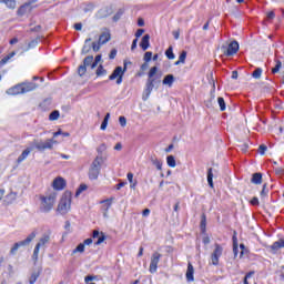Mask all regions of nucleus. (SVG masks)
<instances>
[{
	"label": "nucleus",
	"mask_w": 284,
	"mask_h": 284,
	"mask_svg": "<svg viewBox=\"0 0 284 284\" xmlns=\"http://www.w3.org/2000/svg\"><path fill=\"white\" fill-rule=\"evenodd\" d=\"M251 205H258V197H253L251 200Z\"/></svg>",
	"instance_id": "nucleus-64"
},
{
	"label": "nucleus",
	"mask_w": 284,
	"mask_h": 284,
	"mask_svg": "<svg viewBox=\"0 0 284 284\" xmlns=\"http://www.w3.org/2000/svg\"><path fill=\"white\" fill-rule=\"evenodd\" d=\"M105 150H108V145L105 143L100 144L97 148L98 156H103V152H105Z\"/></svg>",
	"instance_id": "nucleus-33"
},
{
	"label": "nucleus",
	"mask_w": 284,
	"mask_h": 284,
	"mask_svg": "<svg viewBox=\"0 0 284 284\" xmlns=\"http://www.w3.org/2000/svg\"><path fill=\"white\" fill-rule=\"evenodd\" d=\"M48 243H50V234H43L33 250L32 260L34 261V263L39 261V251L41 250V247H45Z\"/></svg>",
	"instance_id": "nucleus-7"
},
{
	"label": "nucleus",
	"mask_w": 284,
	"mask_h": 284,
	"mask_svg": "<svg viewBox=\"0 0 284 284\" xmlns=\"http://www.w3.org/2000/svg\"><path fill=\"white\" fill-rule=\"evenodd\" d=\"M95 74L97 77H105L108 74V71H105V69H103V65L100 64L97 69Z\"/></svg>",
	"instance_id": "nucleus-35"
},
{
	"label": "nucleus",
	"mask_w": 284,
	"mask_h": 284,
	"mask_svg": "<svg viewBox=\"0 0 284 284\" xmlns=\"http://www.w3.org/2000/svg\"><path fill=\"white\" fill-rule=\"evenodd\" d=\"M139 42V39H134L132 44H131V50L134 51L136 50V43Z\"/></svg>",
	"instance_id": "nucleus-61"
},
{
	"label": "nucleus",
	"mask_w": 284,
	"mask_h": 284,
	"mask_svg": "<svg viewBox=\"0 0 284 284\" xmlns=\"http://www.w3.org/2000/svg\"><path fill=\"white\" fill-rule=\"evenodd\" d=\"M101 61V54L97 55L93 63L91 64V70H94L99 65V62Z\"/></svg>",
	"instance_id": "nucleus-44"
},
{
	"label": "nucleus",
	"mask_w": 284,
	"mask_h": 284,
	"mask_svg": "<svg viewBox=\"0 0 284 284\" xmlns=\"http://www.w3.org/2000/svg\"><path fill=\"white\" fill-rule=\"evenodd\" d=\"M37 278H39V273H33V274L30 276L29 283H30V284L37 283Z\"/></svg>",
	"instance_id": "nucleus-48"
},
{
	"label": "nucleus",
	"mask_w": 284,
	"mask_h": 284,
	"mask_svg": "<svg viewBox=\"0 0 284 284\" xmlns=\"http://www.w3.org/2000/svg\"><path fill=\"white\" fill-rule=\"evenodd\" d=\"M92 42V38H88L84 41V45L82 47V54H88V52H90L92 50V45H90L89 43Z\"/></svg>",
	"instance_id": "nucleus-26"
},
{
	"label": "nucleus",
	"mask_w": 284,
	"mask_h": 284,
	"mask_svg": "<svg viewBox=\"0 0 284 284\" xmlns=\"http://www.w3.org/2000/svg\"><path fill=\"white\" fill-rule=\"evenodd\" d=\"M151 163H152V165H155L156 170H163V162H161L156 158L152 156Z\"/></svg>",
	"instance_id": "nucleus-30"
},
{
	"label": "nucleus",
	"mask_w": 284,
	"mask_h": 284,
	"mask_svg": "<svg viewBox=\"0 0 284 284\" xmlns=\"http://www.w3.org/2000/svg\"><path fill=\"white\" fill-rule=\"evenodd\" d=\"M8 10H14L17 8V0H0Z\"/></svg>",
	"instance_id": "nucleus-25"
},
{
	"label": "nucleus",
	"mask_w": 284,
	"mask_h": 284,
	"mask_svg": "<svg viewBox=\"0 0 284 284\" xmlns=\"http://www.w3.org/2000/svg\"><path fill=\"white\" fill-rule=\"evenodd\" d=\"M115 58H116V49H113L109 54V59H115Z\"/></svg>",
	"instance_id": "nucleus-59"
},
{
	"label": "nucleus",
	"mask_w": 284,
	"mask_h": 284,
	"mask_svg": "<svg viewBox=\"0 0 284 284\" xmlns=\"http://www.w3.org/2000/svg\"><path fill=\"white\" fill-rule=\"evenodd\" d=\"M108 121H110V113H106V115L104 116L102 124L100 126L101 130H108Z\"/></svg>",
	"instance_id": "nucleus-37"
},
{
	"label": "nucleus",
	"mask_w": 284,
	"mask_h": 284,
	"mask_svg": "<svg viewBox=\"0 0 284 284\" xmlns=\"http://www.w3.org/2000/svg\"><path fill=\"white\" fill-rule=\"evenodd\" d=\"M223 256V246L221 244H215V248L211 254V263L212 265H219V260Z\"/></svg>",
	"instance_id": "nucleus-12"
},
{
	"label": "nucleus",
	"mask_w": 284,
	"mask_h": 284,
	"mask_svg": "<svg viewBox=\"0 0 284 284\" xmlns=\"http://www.w3.org/2000/svg\"><path fill=\"white\" fill-rule=\"evenodd\" d=\"M163 85H169V88H172V84L174 83V75L173 74H168L163 81Z\"/></svg>",
	"instance_id": "nucleus-28"
},
{
	"label": "nucleus",
	"mask_w": 284,
	"mask_h": 284,
	"mask_svg": "<svg viewBox=\"0 0 284 284\" xmlns=\"http://www.w3.org/2000/svg\"><path fill=\"white\" fill-rule=\"evenodd\" d=\"M166 163L169 168H176V160L174 159V155H169L166 158Z\"/></svg>",
	"instance_id": "nucleus-32"
},
{
	"label": "nucleus",
	"mask_w": 284,
	"mask_h": 284,
	"mask_svg": "<svg viewBox=\"0 0 284 284\" xmlns=\"http://www.w3.org/2000/svg\"><path fill=\"white\" fill-rule=\"evenodd\" d=\"M97 276L88 275L84 277V283H90V281H95Z\"/></svg>",
	"instance_id": "nucleus-55"
},
{
	"label": "nucleus",
	"mask_w": 284,
	"mask_h": 284,
	"mask_svg": "<svg viewBox=\"0 0 284 284\" xmlns=\"http://www.w3.org/2000/svg\"><path fill=\"white\" fill-rule=\"evenodd\" d=\"M104 161L105 160L103 159V155L95 156L89 169V179L91 181H97V179H99V175L101 174V168Z\"/></svg>",
	"instance_id": "nucleus-2"
},
{
	"label": "nucleus",
	"mask_w": 284,
	"mask_h": 284,
	"mask_svg": "<svg viewBox=\"0 0 284 284\" xmlns=\"http://www.w3.org/2000/svg\"><path fill=\"white\" fill-rule=\"evenodd\" d=\"M165 57L170 60L175 59L174 51L172 47H169V49L165 51Z\"/></svg>",
	"instance_id": "nucleus-40"
},
{
	"label": "nucleus",
	"mask_w": 284,
	"mask_h": 284,
	"mask_svg": "<svg viewBox=\"0 0 284 284\" xmlns=\"http://www.w3.org/2000/svg\"><path fill=\"white\" fill-rule=\"evenodd\" d=\"M54 143H57L54 139H48L45 141L33 140L31 145L32 148H36V150H39V152H43L45 150H52V148H54Z\"/></svg>",
	"instance_id": "nucleus-4"
},
{
	"label": "nucleus",
	"mask_w": 284,
	"mask_h": 284,
	"mask_svg": "<svg viewBox=\"0 0 284 284\" xmlns=\"http://www.w3.org/2000/svg\"><path fill=\"white\" fill-rule=\"evenodd\" d=\"M126 179H128L129 183H134V174L128 173Z\"/></svg>",
	"instance_id": "nucleus-58"
},
{
	"label": "nucleus",
	"mask_w": 284,
	"mask_h": 284,
	"mask_svg": "<svg viewBox=\"0 0 284 284\" xmlns=\"http://www.w3.org/2000/svg\"><path fill=\"white\" fill-rule=\"evenodd\" d=\"M34 239H37V231L31 232L26 240L17 242L13 247H11L10 250V254H17V252L19 251V247H26V245H30V243H32V241H34Z\"/></svg>",
	"instance_id": "nucleus-8"
},
{
	"label": "nucleus",
	"mask_w": 284,
	"mask_h": 284,
	"mask_svg": "<svg viewBox=\"0 0 284 284\" xmlns=\"http://www.w3.org/2000/svg\"><path fill=\"white\" fill-rule=\"evenodd\" d=\"M185 276H186L187 283H194V266L190 262L187 264V270H186Z\"/></svg>",
	"instance_id": "nucleus-18"
},
{
	"label": "nucleus",
	"mask_w": 284,
	"mask_h": 284,
	"mask_svg": "<svg viewBox=\"0 0 284 284\" xmlns=\"http://www.w3.org/2000/svg\"><path fill=\"white\" fill-rule=\"evenodd\" d=\"M265 152H267V145L262 144L258 148V153L261 154V156L265 155Z\"/></svg>",
	"instance_id": "nucleus-46"
},
{
	"label": "nucleus",
	"mask_w": 284,
	"mask_h": 284,
	"mask_svg": "<svg viewBox=\"0 0 284 284\" xmlns=\"http://www.w3.org/2000/svg\"><path fill=\"white\" fill-rule=\"evenodd\" d=\"M233 254L234 256H239V246L236 245V240L233 242Z\"/></svg>",
	"instance_id": "nucleus-52"
},
{
	"label": "nucleus",
	"mask_w": 284,
	"mask_h": 284,
	"mask_svg": "<svg viewBox=\"0 0 284 284\" xmlns=\"http://www.w3.org/2000/svg\"><path fill=\"white\" fill-rule=\"evenodd\" d=\"M110 39H111L110 32H103L99 37V44L105 45V43H108V41H110Z\"/></svg>",
	"instance_id": "nucleus-27"
},
{
	"label": "nucleus",
	"mask_w": 284,
	"mask_h": 284,
	"mask_svg": "<svg viewBox=\"0 0 284 284\" xmlns=\"http://www.w3.org/2000/svg\"><path fill=\"white\" fill-rule=\"evenodd\" d=\"M284 247V240L281 239L276 242H274L270 248L275 253V252H278V250L283 248Z\"/></svg>",
	"instance_id": "nucleus-24"
},
{
	"label": "nucleus",
	"mask_w": 284,
	"mask_h": 284,
	"mask_svg": "<svg viewBox=\"0 0 284 284\" xmlns=\"http://www.w3.org/2000/svg\"><path fill=\"white\" fill-rule=\"evenodd\" d=\"M33 3L34 1H29L22 4L17 11L18 17H26V14H30V12H32Z\"/></svg>",
	"instance_id": "nucleus-13"
},
{
	"label": "nucleus",
	"mask_w": 284,
	"mask_h": 284,
	"mask_svg": "<svg viewBox=\"0 0 284 284\" xmlns=\"http://www.w3.org/2000/svg\"><path fill=\"white\" fill-rule=\"evenodd\" d=\"M22 85V94H27V92H33V90H37L39 88V84L34 82H23L20 83Z\"/></svg>",
	"instance_id": "nucleus-14"
},
{
	"label": "nucleus",
	"mask_w": 284,
	"mask_h": 284,
	"mask_svg": "<svg viewBox=\"0 0 284 284\" xmlns=\"http://www.w3.org/2000/svg\"><path fill=\"white\" fill-rule=\"evenodd\" d=\"M85 190H88V185L81 184L75 192V196H80L82 192H85Z\"/></svg>",
	"instance_id": "nucleus-42"
},
{
	"label": "nucleus",
	"mask_w": 284,
	"mask_h": 284,
	"mask_svg": "<svg viewBox=\"0 0 284 284\" xmlns=\"http://www.w3.org/2000/svg\"><path fill=\"white\" fill-rule=\"evenodd\" d=\"M144 61L149 63V61H152V52L148 51L144 53Z\"/></svg>",
	"instance_id": "nucleus-51"
},
{
	"label": "nucleus",
	"mask_w": 284,
	"mask_h": 284,
	"mask_svg": "<svg viewBox=\"0 0 284 284\" xmlns=\"http://www.w3.org/2000/svg\"><path fill=\"white\" fill-rule=\"evenodd\" d=\"M65 187V180L63 178H57L53 181V190H63Z\"/></svg>",
	"instance_id": "nucleus-19"
},
{
	"label": "nucleus",
	"mask_w": 284,
	"mask_h": 284,
	"mask_svg": "<svg viewBox=\"0 0 284 284\" xmlns=\"http://www.w3.org/2000/svg\"><path fill=\"white\" fill-rule=\"evenodd\" d=\"M128 63L130 64L132 62L124 61V68L116 67L112 74L109 77L110 81H114V79H116V84L121 85L123 83V75L128 71Z\"/></svg>",
	"instance_id": "nucleus-5"
},
{
	"label": "nucleus",
	"mask_w": 284,
	"mask_h": 284,
	"mask_svg": "<svg viewBox=\"0 0 284 284\" xmlns=\"http://www.w3.org/2000/svg\"><path fill=\"white\" fill-rule=\"evenodd\" d=\"M281 68H283V63L281 62V60H276V64L275 67L272 69V73L276 74L277 72L281 71Z\"/></svg>",
	"instance_id": "nucleus-38"
},
{
	"label": "nucleus",
	"mask_w": 284,
	"mask_h": 284,
	"mask_svg": "<svg viewBox=\"0 0 284 284\" xmlns=\"http://www.w3.org/2000/svg\"><path fill=\"white\" fill-rule=\"evenodd\" d=\"M239 48H240L239 42L236 40H233L229 44H223L221 47V50L223 54H225V57H234V54L239 52Z\"/></svg>",
	"instance_id": "nucleus-9"
},
{
	"label": "nucleus",
	"mask_w": 284,
	"mask_h": 284,
	"mask_svg": "<svg viewBox=\"0 0 284 284\" xmlns=\"http://www.w3.org/2000/svg\"><path fill=\"white\" fill-rule=\"evenodd\" d=\"M92 236L93 239H98V241L95 242V245H101V243L105 241V234H103V232L100 233L98 230L93 231Z\"/></svg>",
	"instance_id": "nucleus-20"
},
{
	"label": "nucleus",
	"mask_w": 284,
	"mask_h": 284,
	"mask_svg": "<svg viewBox=\"0 0 284 284\" xmlns=\"http://www.w3.org/2000/svg\"><path fill=\"white\" fill-rule=\"evenodd\" d=\"M251 183L254 185H261L263 183V174L254 173L251 179Z\"/></svg>",
	"instance_id": "nucleus-23"
},
{
	"label": "nucleus",
	"mask_w": 284,
	"mask_h": 284,
	"mask_svg": "<svg viewBox=\"0 0 284 284\" xmlns=\"http://www.w3.org/2000/svg\"><path fill=\"white\" fill-rule=\"evenodd\" d=\"M217 103H219L221 112H225V110H226L225 99H223L221 97L217 98Z\"/></svg>",
	"instance_id": "nucleus-36"
},
{
	"label": "nucleus",
	"mask_w": 284,
	"mask_h": 284,
	"mask_svg": "<svg viewBox=\"0 0 284 284\" xmlns=\"http://www.w3.org/2000/svg\"><path fill=\"white\" fill-rule=\"evenodd\" d=\"M72 207V192L65 191L58 204V212L60 214H68Z\"/></svg>",
	"instance_id": "nucleus-3"
},
{
	"label": "nucleus",
	"mask_w": 284,
	"mask_h": 284,
	"mask_svg": "<svg viewBox=\"0 0 284 284\" xmlns=\"http://www.w3.org/2000/svg\"><path fill=\"white\" fill-rule=\"evenodd\" d=\"M254 274V272H250L245 275L244 277V284H250V282H247V278H252V275Z\"/></svg>",
	"instance_id": "nucleus-56"
},
{
	"label": "nucleus",
	"mask_w": 284,
	"mask_h": 284,
	"mask_svg": "<svg viewBox=\"0 0 284 284\" xmlns=\"http://www.w3.org/2000/svg\"><path fill=\"white\" fill-rule=\"evenodd\" d=\"M207 183L210 187H214V173H212V168L207 170Z\"/></svg>",
	"instance_id": "nucleus-29"
},
{
	"label": "nucleus",
	"mask_w": 284,
	"mask_h": 284,
	"mask_svg": "<svg viewBox=\"0 0 284 284\" xmlns=\"http://www.w3.org/2000/svg\"><path fill=\"white\" fill-rule=\"evenodd\" d=\"M101 45L102 44H99V41L98 42H92L91 48H92L93 52H99V50H101Z\"/></svg>",
	"instance_id": "nucleus-47"
},
{
	"label": "nucleus",
	"mask_w": 284,
	"mask_h": 284,
	"mask_svg": "<svg viewBox=\"0 0 284 284\" xmlns=\"http://www.w3.org/2000/svg\"><path fill=\"white\" fill-rule=\"evenodd\" d=\"M156 72H159V68L152 67L149 71V79H155L154 74H156Z\"/></svg>",
	"instance_id": "nucleus-43"
},
{
	"label": "nucleus",
	"mask_w": 284,
	"mask_h": 284,
	"mask_svg": "<svg viewBox=\"0 0 284 284\" xmlns=\"http://www.w3.org/2000/svg\"><path fill=\"white\" fill-rule=\"evenodd\" d=\"M119 123L122 128H125V125H128V120L125 119V116H120Z\"/></svg>",
	"instance_id": "nucleus-50"
},
{
	"label": "nucleus",
	"mask_w": 284,
	"mask_h": 284,
	"mask_svg": "<svg viewBox=\"0 0 284 284\" xmlns=\"http://www.w3.org/2000/svg\"><path fill=\"white\" fill-rule=\"evenodd\" d=\"M262 74H263V69L257 68L253 71L252 77L253 79H260Z\"/></svg>",
	"instance_id": "nucleus-39"
},
{
	"label": "nucleus",
	"mask_w": 284,
	"mask_h": 284,
	"mask_svg": "<svg viewBox=\"0 0 284 284\" xmlns=\"http://www.w3.org/2000/svg\"><path fill=\"white\" fill-rule=\"evenodd\" d=\"M37 45H39V40L34 39V40H31L29 43H28V48L23 50V52H28V50H32V48H37Z\"/></svg>",
	"instance_id": "nucleus-34"
},
{
	"label": "nucleus",
	"mask_w": 284,
	"mask_h": 284,
	"mask_svg": "<svg viewBox=\"0 0 284 284\" xmlns=\"http://www.w3.org/2000/svg\"><path fill=\"white\" fill-rule=\"evenodd\" d=\"M74 30L81 31L83 30V24L81 22L74 24Z\"/></svg>",
	"instance_id": "nucleus-60"
},
{
	"label": "nucleus",
	"mask_w": 284,
	"mask_h": 284,
	"mask_svg": "<svg viewBox=\"0 0 284 284\" xmlns=\"http://www.w3.org/2000/svg\"><path fill=\"white\" fill-rule=\"evenodd\" d=\"M214 98H211L209 101H206V108H214Z\"/></svg>",
	"instance_id": "nucleus-57"
},
{
	"label": "nucleus",
	"mask_w": 284,
	"mask_h": 284,
	"mask_svg": "<svg viewBox=\"0 0 284 284\" xmlns=\"http://www.w3.org/2000/svg\"><path fill=\"white\" fill-rule=\"evenodd\" d=\"M185 59H187V51H182L179 57L180 63H185Z\"/></svg>",
	"instance_id": "nucleus-45"
},
{
	"label": "nucleus",
	"mask_w": 284,
	"mask_h": 284,
	"mask_svg": "<svg viewBox=\"0 0 284 284\" xmlns=\"http://www.w3.org/2000/svg\"><path fill=\"white\" fill-rule=\"evenodd\" d=\"M9 60H10V57H9V55L4 57V58L0 61L1 65H6V63H8Z\"/></svg>",
	"instance_id": "nucleus-62"
},
{
	"label": "nucleus",
	"mask_w": 284,
	"mask_h": 284,
	"mask_svg": "<svg viewBox=\"0 0 284 284\" xmlns=\"http://www.w3.org/2000/svg\"><path fill=\"white\" fill-rule=\"evenodd\" d=\"M83 252H85V244L80 243L73 251H72V255L74 254H83Z\"/></svg>",
	"instance_id": "nucleus-31"
},
{
	"label": "nucleus",
	"mask_w": 284,
	"mask_h": 284,
	"mask_svg": "<svg viewBox=\"0 0 284 284\" xmlns=\"http://www.w3.org/2000/svg\"><path fill=\"white\" fill-rule=\"evenodd\" d=\"M101 203V210L103 212V216L108 219V212L110 207H112V199H106L100 202Z\"/></svg>",
	"instance_id": "nucleus-15"
},
{
	"label": "nucleus",
	"mask_w": 284,
	"mask_h": 284,
	"mask_svg": "<svg viewBox=\"0 0 284 284\" xmlns=\"http://www.w3.org/2000/svg\"><path fill=\"white\" fill-rule=\"evenodd\" d=\"M17 201V193L10 192L8 195L4 197V204L6 205H12L13 202Z\"/></svg>",
	"instance_id": "nucleus-22"
},
{
	"label": "nucleus",
	"mask_w": 284,
	"mask_h": 284,
	"mask_svg": "<svg viewBox=\"0 0 284 284\" xmlns=\"http://www.w3.org/2000/svg\"><path fill=\"white\" fill-rule=\"evenodd\" d=\"M32 150H34L33 146L27 148L24 151H22V153L17 159L18 165H21V163H23V161H26V159H28V156H30V153L32 152Z\"/></svg>",
	"instance_id": "nucleus-17"
},
{
	"label": "nucleus",
	"mask_w": 284,
	"mask_h": 284,
	"mask_svg": "<svg viewBox=\"0 0 284 284\" xmlns=\"http://www.w3.org/2000/svg\"><path fill=\"white\" fill-rule=\"evenodd\" d=\"M92 63H94V57L88 55L83 60V64H81L78 69L79 77H83L85 72H88V67L92 68Z\"/></svg>",
	"instance_id": "nucleus-11"
},
{
	"label": "nucleus",
	"mask_w": 284,
	"mask_h": 284,
	"mask_svg": "<svg viewBox=\"0 0 284 284\" xmlns=\"http://www.w3.org/2000/svg\"><path fill=\"white\" fill-rule=\"evenodd\" d=\"M57 191H51L40 196V211L44 213L51 212L54 203H57Z\"/></svg>",
	"instance_id": "nucleus-1"
},
{
	"label": "nucleus",
	"mask_w": 284,
	"mask_h": 284,
	"mask_svg": "<svg viewBox=\"0 0 284 284\" xmlns=\"http://www.w3.org/2000/svg\"><path fill=\"white\" fill-rule=\"evenodd\" d=\"M161 253L159 252H154L151 255V262H150V266H149V272L151 274H156V270H159V263L161 262Z\"/></svg>",
	"instance_id": "nucleus-10"
},
{
	"label": "nucleus",
	"mask_w": 284,
	"mask_h": 284,
	"mask_svg": "<svg viewBox=\"0 0 284 284\" xmlns=\"http://www.w3.org/2000/svg\"><path fill=\"white\" fill-rule=\"evenodd\" d=\"M205 225H206V217H205V214H203L201 220V229L205 230Z\"/></svg>",
	"instance_id": "nucleus-54"
},
{
	"label": "nucleus",
	"mask_w": 284,
	"mask_h": 284,
	"mask_svg": "<svg viewBox=\"0 0 284 284\" xmlns=\"http://www.w3.org/2000/svg\"><path fill=\"white\" fill-rule=\"evenodd\" d=\"M140 48L145 51L148 48H150V34H144L141 42Z\"/></svg>",
	"instance_id": "nucleus-21"
},
{
	"label": "nucleus",
	"mask_w": 284,
	"mask_h": 284,
	"mask_svg": "<svg viewBox=\"0 0 284 284\" xmlns=\"http://www.w3.org/2000/svg\"><path fill=\"white\" fill-rule=\"evenodd\" d=\"M267 184H264L261 191V199H265V196H267Z\"/></svg>",
	"instance_id": "nucleus-49"
},
{
	"label": "nucleus",
	"mask_w": 284,
	"mask_h": 284,
	"mask_svg": "<svg viewBox=\"0 0 284 284\" xmlns=\"http://www.w3.org/2000/svg\"><path fill=\"white\" fill-rule=\"evenodd\" d=\"M144 32H145L144 29H138L135 32V38L139 39V38L143 37Z\"/></svg>",
	"instance_id": "nucleus-53"
},
{
	"label": "nucleus",
	"mask_w": 284,
	"mask_h": 284,
	"mask_svg": "<svg viewBox=\"0 0 284 284\" xmlns=\"http://www.w3.org/2000/svg\"><path fill=\"white\" fill-rule=\"evenodd\" d=\"M138 26H139L140 28H143V26H145V21L143 20V18H139V20H138Z\"/></svg>",
	"instance_id": "nucleus-63"
},
{
	"label": "nucleus",
	"mask_w": 284,
	"mask_h": 284,
	"mask_svg": "<svg viewBox=\"0 0 284 284\" xmlns=\"http://www.w3.org/2000/svg\"><path fill=\"white\" fill-rule=\"evenodd\" d=\"M7 94H9L11 97H17V94H23V89H22L21 83L9 88L7 90Z\"/></svg>",
	"instance_id": "nucleus-16"
},
{
	"label": "nucleus",
	"mask_w": 284,
	"mask_h": 284,
	"mask_svg": "<svg viewBox=\"0 0 284 284\" xmlns=\"http://www.w3.org/2000/svg\"><path fill=\"white\" fill-rule=\"evenodd\" d=\"M59 116H60L59 111H53V112L50 113L49 120L50 121H58Z\"/></svg>",
	"instance_id": "nucleus-41"
},
{
	"label": "nucleus",
	"mask_w": 284,
	"mask_h": 284,
	"mask_svg": "<svg viewBox=\"0 0 284 284\" xmlns=\"http://www.w3.org/2000/svg\"><path fill=\"white\" fill-rule=\"evenodd\" d=\"M159 85H161V80L148 78L145 89L142 94V101H148V99H150V94H152V90H154V88H159Z\"/></svg>",
	"instance_id": "nucleus-6"
}]
</instances>
